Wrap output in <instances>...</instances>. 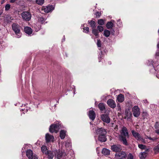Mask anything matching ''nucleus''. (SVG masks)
Masks as SVG:
<instances>
[{"label": "nucleus", "mask_w": 159, "mask_h": 159, "mask_svg": "<svg viewBox=\"0 0 159 159\" xmlns=\"http://www.w3.org/2000/svg\"><path fill=\"white\" fill-rule=\"evenodd\" d=\"M129 135L127 129L125 127H123L120 135L119 136L120 141L124 145L127 146L128 145V143L127 142L126 139L129 138Z\"/></svg>", "instance_id": "nucleus-1"}, {"label": "nucleus", "mask_w": 159, "mask_h": 159, "mask_svg": "<svg viewBox=\"0 0 159 159\" xmlns=\"http://www.w3.org/2000/svg\"><path fill=\"white\" fill-rule=\"evenodd\" d=\"M12 27L13 31L17 36V38H20L21 34L20 32V25L14 23L12 25Z\"/></svg>", "instance_id": "nucleus-2"}, {"label": "nucleus", "mask_w": 159, "mask_h": 159, "mask_svg": "<svg viewBox=\"0 0 159 159\" xmlns=\"http://www.w3.org/2000/svg\"><path fill=\"white\" fill-rule=\"evenodd\" d=\"M132 110L133 116L135 117H138L140 116V111L139 108L138 106H134L132 108Z\"/></svg>", "instance_id": "nucleus-3"}, {"label": "nucleus", "mask_w": 159, "mask_h": 159, "mask_svg": "<svg viewBox=\"0 0 159 159\" xmlns=\"http://www.w3.org/2000/svg\"><path fill=\"white\" fill-rule=\"evenodd\" d=\"M60 129V125L57 124H52L50 127L49 131L51 133H57Z\"/></svg>", "instance_id": "nucleus-4"}, {"label": "nucleus", "mask_w": 159, "mask_h": 159, "mask_svg": "<svg viewBox=\"0 0 159 159\" xmlns=\"http://www.w3.org/2000/svg\"><path fill=\"white\" fill-rule=\"evenodd\" d=\"M115 156L118 159H123L125 158L127 155L125 152L120 151L116 153Z\"/></svg>", "instance_id": "nucleus-5"}, {"label": "nucleus", "mask_w": 159, "mask_h": 159, "mask_svg": "<svg viewBox=\"0 0 159 159\" xmlns=\"http://www.w3.org/2000/svg\"><path fill=\"white\" fill-rule=\"evenodd\" d=\"M21 16L22 18L26 21H29L31 17L30 13L28 11L23 12L21 14Z\"/></svg>", "instance_id": "nucleus-6"}, {"label": "nucleus", "mask_w": 159, "mask_h": 159, "mask_svg": "<svg viewBox=\"0 0 159 159\" xmlns=\"http://www.w3.org/2000/svg\"><path fill=\"white\" fill-rule=\"evenodd\" d=\"M111 149L113 151L118 152L122 150V147L120 145H113L111 147Z\"/></svg>", "instance_id": "nucleus-7"}, {"label": "nucleus", "mask_w": 159, "mask_h": 159, "mask_svg": "<svg viewBox=\"0 0 159 159\" xmlns=\"http://www.w3.org/2000/svg\"><path fill=\"white\" fill-rule=\"evenodd\" d=\"M96 132L97 134L99 135L106 134L107 132L106 130L102 128H98L96 130Z\"/></svg>", "instance_id": "nucleus-8"}, {"label": "nucleus", "mask_w": 159, "mask_h": 159, "mask_svg": "<svg viewBox=\"0 0 159 159\" xmlns=\"http://www.w3.org/2000/svg\"><path fill=\"white\" fill-rule=\"evenodd\" d=\"M101 118L102 120L107 123H109L110 122V119L107 114H102L101 115Z\"/></svg>", "instance_id": "nucleus-9"}, {"label": "nucleus", "mask_w": 159, "mask_h": 159, "mask_svg": "<svg viewBox=\"0 0 159 159\" xmlns=\"http://www.w3.org/2000/svg\"><path fill=\"white\" fill-rule=\"evenodd\" d=\"M54 9V7L52 5H49L45 7H44L42 8V10L46 13H48Z\"/></svg>", "instance_id": "nucleus-10"}, {"label": "nucleus", "mask_w": 159, "mask_h": 159, "mask_svg": "<svg viewBox=\"0 0 159 159\" xmlns=\"http://www.w3.org/2000/svg\"><path fill=\"white\" fill-rule=\"evenodd\" d=\"M56 152H57V150L54 151H48L47 154H46L48 156V159H52L54 156V154H56Z\"/></svg>", "instance_id": "nucleus-11"}, {"label": "nucleus", "mask_w": 159, "mask_h": 159, "mask_svg": "<svg viewBox=\"0 0 159 159\" xmlns=\"http://www.w3.org/2000/svg\"><path fill=\"white\" fill-rule=\"evenodd\" d=\"M45 139L47 143H48L50 142H53L54 139V137L52 135L48 133H47L45 135Z\"/></svg>", "instance_id": "nucleus-12"}, {"label": "nucleus", "mask_w": 159, "mask_h": 159, "mask_svg": "<svg viewBox=\"0 0 159 159\" xmlns=\"http://www.w3.org/2000/svg\"><path fill=\"white\" fill-rule=\"evenodd\" d=\"M107 104L111 108H115L116 107V104L114 100L112 99H109L107 101Z\"/></svg>", "instance_id": "nucleus-13"}, {"label": "nucleus", "mask_w": 159, "mask_h": 159, "mask_svg": "<svg viewBox=\"0 0 159 159\" xmlns=\"http://www.w3.org/2000/svg\"><path fill=\"white\" fill-rule=\"evenodd\" d=\"M131 133L133 136L137 139L138 140H139V139H141L142 137L139 133L135 132L134 130H132Z\"/></svg>", "instance_id": "nucleus-14"}, {"label": "nucleus", "mask_w": 159, "mask_h": 159, "mask_svg": "<svg viewBox=\"0 0 159 159\" xmlns=\"http://www.w3.org/2000/svg\"><path fill=\"white\" fill-rule=\"evenodd\" d=\"M89 118L92 120H94L96 116V114L94 111L93 110H90L89 111Z\"/></svg>", "instance_id": "nucleus-15"}, {"label": "nucleus", "mask_w": 159, "mask_h": 159, "mask_svg": "<svg viewBox=\"0 0 159 159\" xmlns=\"http://www.w3.org/2000/svg\"><path fill=\"white\" fill-rule=\"evenodd\" d=\"M56 153H57L56 157L57 159H61V158H64V157H65L66 155V153L65 152H62L59 151L58 152H56Z\"/></svg>", "instance_id": "nucleus-16"}, {"label": "nucleus", "mask_w": 159, "mask_h": 159, "mask_svg": "<svg viewBox=\"0 0 159 159\" xmlns=\"http://www.w3.org/2000/svg\"><path fill=\"white\" fill-rule=\"evenodd\" d=\"M26 155L29 159H32L33 158V151L30 149L26 151Z\"/></svg>", "instance_id": "nucleus-17"}, {"label": "nucleus", "mask_w": 159, "mask_h": 159, "mask_svg": "<svg viewBox=\"0 0 159 159\" xmlns=\"http://www.w3.org/2000/svg\"><path fill=\"white\" fill-rule=\"evenodd\" d=\"M24 30L25 33L29 35L32 34L33 31L31 28L27 26L24 28Z\"/></svg>", "instance_id": "nucleus-18"}, {"label": "nucleus", "mask_w": 159, "mask_h": 159, "mask_svg": "<svg viewBox=\"0 0 159 159\" xmlns=\"http://www.w3.org/2000/svg\"><path fill=\"white\" fill-rule=\"evenodd\" d=\"M106 134H103V135H100L98 136V140L102 142H105L107 140L106 138Z\"/></svg>", "instance_id": "nucleus-19"}, {"label": "nucleus", "mask_w": 159, "mask_h": 159, "mask_svg": "<svg viewBox=\"0 0 159 159\" xmlns=\"http://www.w3.org/2000/svg\"><path fill=\"white\" fill-rule=\"evenodd\" d=\"M124 97L121 94L119 95L117 97V100L118 101L120 102H123L124 100Z\"/></svg>", "instance_id": "nucleus-20"}, {"label": "nucleus", "mask_w": 159, "mask_h": 159, "mask_svg": "<svg viewBox=\"0 0 159 159\" xmlns=\"http://www.w3.org/2000/svg\"><path fill=\"white\" fill-rule=\"evenodd\" d=\"M125 118L128 119H130L132 116V114L131 112L128 111H126L125 112Z\"/></svg>", "instance_id": "nucleus-21"}, {"label": "nucleus", "mask_w": 159, "mask_h": 159, "mask_svg": "<svg viewBox=\"0 0 159 159\" xmlns=\"http://www.w3.org/2000/svg\"><path fill=\"white\" fill-rule=\"evenodd\" d=\"M110 151L107 148H103L102 151V153L104 155H108L110 154Z\"/></svg>", "instance_id": "nucleus-22"}, {"label": "nucleus", "mask_w": 159, "mask_h": 159, "mask_svg": "<svg viewBox=\"0 0 159 159\" xmlns=\"http://www.w3.org/2000/svg\"><path fill=\"white\" fill-rule=\"evenodd\" d=\"M66 135V131L64 130H61L60 132V136L61 139L65 138Z\"/></svg>", "instance_id": "nucleus-23"}, {"label": "nucleus", "mask_w": 159, "mask_h": 159, "mask_svg": "<svg viewBox=\"0 0 159 159\" xmlns=\"http://www.w3.org/2000/svg\"><path fill=\"white\" fill-rule=\"evenodd\" d=\"M112 21H113L114 20H112L111 21L108 22L106 24V27L108 29H111L113 26V24L112 22Z\"/></svg>", "instance_id": "nucleus-24"}, {"label": "nucleus", "mask_w": 159, "mask_h": 159, "mask_svg": "<svg viewBox=\"0 0 159 159\" xmlns=\"http://www.w3.org/2000/svg\"><path fill=\"white\" fill-rule=\"evenodd\" d=\"M98 107L101 111H103L105 109V105L103 103H100L98 105Z\"/></svg>", "instance_id": "nucleus-25"}, {"label": "nucleus", "mask_w": 159, "mask_h": 159, "mask_svg": "<svg viewBox=\"0 0 159 159\" xmlns=\"http://www.w3.org/2000/svg\"><path fill=\"white\" fill-rule=\"evenodd\" d=\"M90 26L92 29H94L95 27V23L94 21L93 20L88 21Z\"/></svg>", "instance_id": "nucleus-26"}, {"label": "nucleus", "mask_w": 159, "mask_h": 159, "mask_svg": "<svg viewBox=\"0 0 159 159\" xmlns=\"http://www.w3.org/2000/svg\"><path fill=\"white\" fill-rule=\"evenodd\" d=\"M147 156V153L146 152H142L140 153L139 157L141 159H145Z\"/></svg>", "instance_id": "nucleus-27"}, {"label": "nucleus", "mask_w": 159, "mask_h": 159, "mask_svg": "<svg viewBox=\"0 0 159 159\" xmlns=\"http://www.w3.org/2000/svg\"><path fill=\"white\" fill-rule=\"evenodd\" d=\"M110 31L108 30H106L104 31V35L106 37H108L110 36Z\"/></svg>", "instance_id": "nucleus-28"}, {"label": "nucleus", "mask_w": 159, "mask_h": 159, "mask_svg": "<svg viewBox=\"0 0 159 159\" xmlns=\"http://www.w3.org/2000/svg\"><path fill=\"white\" fill-rule=\"evenodd\" d=\"M41 150L43 153L47 154V147L45 146H43L41 147Z\"/></svg>", "instance_id": "nucleus-29"}, {"label": "nucleus", "mask_w": 159, "mask_h": 159, "mask_svg": "<svg viewBox=\"0 0 159 159\" xmlns=\"http://www.w3.org/2000/svg\"><path fill=\"white\" fill-rule=\"evenodd\" d=\"M92 31V33L93 34L96 36H97L98 35V32L97 30L93 29Z\"/></svg>", "instance_id": "nucleus-30"}, {"label": "nucleus", "mask_w": 159, "mask_h": 159, "mask_svg": "<svg viewBox=\"0 0 159 159\" xmlns=\"http://www.w3.org/2000/svg\"><path fill=\"white\" fill-rule=\"evenodd\" d=\"M98 24L100 25H103L104 24V21L102 19H100L98 20Z\"/></svg>", "instance_id": "nucleus-31"}, {"label": "nucleus", "mask_w": 159, "mask_h": 159, "mask_svg": "<svg viewBox=\"0 0 159 159\" xmlns=\"http://www.w3.org/2000/svg\"><path fill=\"white\" fill-rule=\"evenodd\" d=\"M44 0H36V2L39 5H42L43 3Z\"/></svg>", "instance_id": "nucleus-32"}, {"label": "nucleus", "mask_w": 159, "mask_h": 159, "mask_svg": "<svg viewBox=\"0 0 159 159\" xmlns=\"http://www.w3.org/2000/svg\"><path fill=\"white\" fill-rule=\"evenodd\" d=\"M138 146L139 148L142 149H145L146 148V146L142 144H139Z\"/></svg>", "instance_id": "nucleus-33"}, {"label": "nucleus", "mask_w": 159, "mask_h": 159, "mask_svg": "<svg viewBox=\"0 0 159 159\" xmlns=\"http://www.w3.org/2000/svg\"><path fill=\"white\" fill-rule=\"evenodd\" d=\"M142 116L143 119H145L148 116V113L146 112H143L142 114Z\"/></svg>", "instance_id": "nucleus-34"}, {"label": "nucleus", "mask_w": 159, "mask_h": 159, "mask_svg": "<svg viewBox=\"0 0 159 159\" xmlns=\"http://www.w3.org/2000/svg\"><path fill=\"white\" fill-rule=\"evenodd\" d=\"M39 21L42 24H43L44 21L45 20V19L42 17H39Z\"/></svg>", "instance_id": "nucleus-35"}, {"label": "nucleus", "mask_w": 159, "mask_h": 159, "mask_svg": "<svg viewBox=\"0 0 159 159\" xmlns=\"http://www.w3.org/2000/svg\"><path fill=\"white\" fill-rule=\"evenodd\" d=\"M97 29L100 32L102 31L103 30V27L101 26H98L97 27Z\"/></svg>", "instance_id": "nucleus-36"}, {"label": "nucleus", "mask_w": 159, "mask_h": 159, "mask_svg": "<svg viewBox=\"0 0 159 159\" xmlns=\"http://www.w3.org/2000/svg\"><path fill=\"white\" fill-rule=\"evenodd\" d=\"M84 30V32L85 33H88L89 32V29L88 27H84L83 28Z\"/></svg>", "instance_id": "nucleus-37"}, {"label": "nucleus", "mask_w": 159, "mask_h": 159, "mask_svg": "<svg viewBox=\"0 0 159 159\" xmlns=\"http://www.w3.org/2000/svg\"><path fill=\"white\" fill-rule=\"evenodd\" d=\"M117 109L118 111H121V107L119 104H118L117 105Z\"/></svg>", "instance_id": "nucleus-38"}, {"label": "nucleus", "mask_w": 159, "mask_h": 159, "mask_svg": "<svg viewBox=\"0 0 159 159\" xmlns=\"http://www.w3.org/2000/svg\"><path fill=\"white\" fill-rule=\"evenodd\" d=\"M97 45L98 47H101V42L99 39L97 40Z\"/></svg>", "instance_id": "nucleus-39"}, {"label": "nucleus", "mask_w": 159, "mask_h": 159, "mask_svg": "<svg viewBox=\"0 0 159 159\" xmlns=\"http://www.w3.org/2000/svg\"><path fill=\"white\" fill-rule=\"evenodd\" d=\"M10 7V5L9 4H7L6 5L5 8V10L6 11L9 10Z\"/></svg>", "instance_id": "nucleus-40"}, {"label": "nucleus", "mask_w": 159, "mask_h": 159, "mask_svg": "<svg viewBox=\"0 0 159 159\" xmlns=\"http://www.w3.org/2000/svg\"><path fill=\"white\" fill-rule=\"evenodd\" d=\"M154 150L156 152H159V145H158L154 148Z\"/></svg>", "instance_id": "nucleus-41"}, {"label": "nucleus", "mask_w": 159, "mask_h": 159, "mask_svg": "<svg viewBox=\"0 0 159 159\" xmlns=\"http://www.w3.org/2000/svg\"><path fill=\"white\" fill-rule=\"evenodd\" d=\"M102 52H101L99 54V55L98 56V59L99 60V62L101 61V58H102Z\"/></svg>", "instance_id": "nucleus-42"}, {"label": "nucleus", "mask_w": 159, "mask_h": 159, "mask_svg": "<svg viewBox=\"0 0 159 159\" xmlns=\"http://www.w3.org/2000/svg\"><path fill=\"white\" fill-rule=\"evenodd\" d=\"M101 12H99L98 11L96 13V15L97 17H99L101 16Z\"/></svg>", "instance_id": "nucleus-43"}, {"label": "nucleus", "mask_w": 159, "mask_h": 159, "mask_svg": "<svg viewBox=\"0 0 159 159\" xmlns=\"http://www.w3.org/2000/svg\"><path fill=\"white\" fill-rule=\"evenodd\" d=\"M155 127L156 129H159V123L157 122L156 123L155 125Z\"/></svg>", "instance_id": "nucleus-44"}, {"label": "nucleus", "mask_w": 159, "mask_h": 159, "mask_svg": "<svg viewBox=\"0 0 159 159\" xmlns=\"http://www.w3.org/2000/svg\"><path fill=\"white\" fill-rule=\"evenodd\" d=\"M148 138L150 140H152L153 141H154L157 139V138H151V137H148Z\"/></svg>", "instance_id": "nucleus-45"}, {"label": "nucleus", "mask_w": 159, "mask_h": 159, "mask_svg": "<svg viewBox=\"0 0 159 159\" xmlns=\"http://www.w3.org/2000/svg\"><path fill=\"white\" fill-rule=\"evenodd\" d=\"M133 157L132 155L131 154H129V156L128 158V159H133Z\"/></svg>", "instance_id": "nucleus-46"}, {"label": "nucleus", "mask_w": 159, "mask_h": 159, "mask_svg": "<svg viewBox=\"0 0 159 159\" xmlns=\"http://www.w3.org/2000/svg\"><path fill=\"white\" fill-rule=\"evenodd\" d=\"M155 132L157 134H159V129H158L156 130Z\"/></svg>", "instance_id": "nucleus-47"}, {"label": "nucleus", "mask_w": 159, "mask_h": 159, "mask_svg": "<svg viewBox=\"0 0 159 159\" xmlns=\"http://www.w3.org/2000/svg\"><path fill=\"white\" fill-rule=\"evenodd\" d=\"M156 55L157 56H159V50L156 53Z\"/></svg>", "instance_id": "nucleus-48"}, {"label": "nucleus", "mask_w": 159, "mask_h": 159, "mask_svg": "<svg viewBox=\"0 0 159 159\" xmlns=\"http://www.w3.org/2000/svg\"><path fill=\"white\" fill-rule=\"evenodd\" d=\"M139 140L143 142H144V139H143L142 137L141 139H139Z\"/></svg>", "instance_id": "nucleus-49"}, {"label": "nucleus", "mask_w": 159, "mask_h": 159, "mask_svg": "<svg viewBox=\"0 0 159 159\" xmlns=\"http://www.w3.org/2000/svg\"><path fill=\"white\" fill-rule=\"evenodd\" d=\"M16 1V0H11L10 2L11 3H13L14 2Z\"/></svg>", "instance_id": "nucleus-50"}, {"label": "nucleus", "mask_w": 159, "mask_h": 159, "mask_svg": "<svg viewBox=\"0 0 159 159\" xmlns=\"http://www.w3.org/2000/svg\"><path fill=\"white\" fill-rule=\"evenodd\" d=\"M117 24L118 26H121V25L120 24V25H119V23H118V22L117 23Z\"/></svg>", "instance_id": "nucleus-51"}, {"label": "nucleus", "mask_w": 159, "mask_h": 159, "mask_svg": "<svg viewBox=\"0 0 159 159\" xmlns=\"http://www.w3.org/2000/svg\"><path fill=\"white\" fill-rule=\"evenodd\" d=\"M157 47L158 48H159V43L157 44Z\"/></svg>", "instance_id": "nucleus-52"}, {"label": "nucleus", "mask_w": 159, "mask_h": 159, "mask_svg": "<svg viewBox=\"0 0 159 159\" xmlns=\"http://www.w3.org/2000/svg\"><path fill=\"white\" fill-rule=\"evenodd\" d=\"M4 1V0H3L2 1L1 3H2Z\"/></svg>", "instance_id": "nucleus-53"}, {"label": "nucleus", "mask_w": 159, "mask_h": 159, "mask_svg": "<svg viewBox=\"0 0 159 159\" xmlns=\"http://www.w3.org/2000/svg\"><path fill=\"white\" fill-rule=\"evenodd\" d=\"M34 159H38V158H37V157H35L34 158Z\"/></svg>", "instance_id": "nucleus-54"}, {"label": "nucleus", "mask_w": 159, "mask_h": 159, "mask_svg": "<svg viewBox=\"0 0 159 159\" xmlns=\"http://www.w3.org/2000/svg\"><path fill=\"white\" fill-rule=\"evenodd\" d=\"M40 28H39L38 29H37V31H38V30H39L40 29Z\"/></svg>", "instance_id": "nucleus-55"}, {"label": "nucleus", "mask_w": 159, "mask_h": 159, "mask_svg": "<svg viewBox=\"0 0 159 159\" xmlns=\"http://www.w3.org/2000/svg\"><path fill=\"white\" fill-rule=\"evenodd\" d=\"M2 12H1V13H0V16H1L2 14Z\"/></svg>", "instance_id": "nucleus-56"}, {"label": "nucleus", "mask_w": 159, "mask_h": 159, "mask_svg": "<svg viewBox=\"0 0 159 159\" xmlns=\"http://www.w3.org/2000/svg\"><path fill=\"white\" fill-rule=\"evenodd\" d=\"M34 28H35V29H36V26H35L34 27Z\"/></svg>", "instance_id": "nucleus-57"}, {"label": "nucleus", "mask_w": 159, "mask_h": 159, "mask_svg": "<svg viewBox=\"0 0 159 159\" xmlns=\"http://www.w3.org/2000/svg\"><path fill=\"white\" fill-rule=\"evenodd\" d=\"M120 20H119V21H118V22H119Z\"/></svg>", "instance_id": "nucleus-58"}]
</instances>
